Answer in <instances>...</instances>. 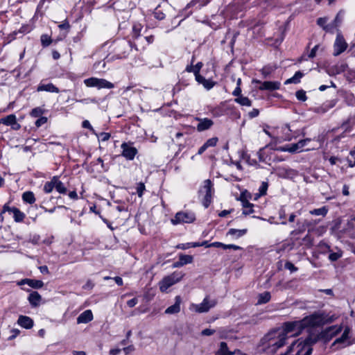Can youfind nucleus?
<instances>
[{"mask_svg": "<svg viewBox=\"0 0 355 355\" xmlns=\"http://www.w3.org/2000/svg\"><path fill=\"white\" fill-rule=\"evenodd\" d=\"M304 329L302 320L285 322L282 328L272 329L266 334L261 339L260 346L265 352L275 354L286 344L287 339L300 336Z\"/></svg>", "mask_w": 355, "mask_h": 355, "instance_id": "obj_1", "label": "nucleus"}, {"mask_svg": "<svg viewBox=\"0 0 355 355\" xmlns=\"http://www.w3.org/2000/svg\"><path fill=\"white\" fill-rule=\"evenodd\" d=\"M111 48L113 53L111 55L114 60L127 58L133 49L138 51L135 42L124 38L115 40L112 42Z\"/></svg>", "mask_w": 355, "mask_h": 355, "instance_id": "obj_2", "label": "nucleus"}, {"mask_svg": "<svg viewBox=\"0 0 355 355\" xmlns=\"http://www.w3.org/2000/svg\"><path fill=\"white\" fill-rule=\"evenodd\" d=\"M202 67L203 63L202 62H198L196 64H189L185 67V71L193 73L197 83L202 85L206 90L209 91L213 89L218 83L214 80L213 77L206 78L200 73Z\"/></svg>", "mask_w": 355, "mask_h": 355, "instance_id": "obj_3", "label": "nucleus"}, {"mask_svg": "<svg viewBox=\"0 0 355 355\" xmlns=\"http://www.w3.org/2000/svg\"><path fill=\"white\" fill-rule=\"evenodd\" d=\"M304 329L308 327H321L326 324H330L334 321L333 315H329L323 311H315L302 319Z\"/></svg>", "mask_w": 355, "mask_h": 355, "instance_id": "obj_4", "label": "nucleus"}, {"mask_svg": "<svg viewBox=\"0 0 355 355\" xmlns=\"http://www.w3.org/2000/svg\"><path fill=\"white\" fill-rule=\"evenodd\" d=\"M211 0H191L184 8L180 10L179 15L184 19L191 16L196 10H199L208 5Z\"/></svg>", "mask_w": 355, "mask_h": 355, "instance_id": "obj_5", "label": "nucleus"}, {"mask_svg": "<svg viewBox=\"0 0 355 355\" xmlns=\"http://www.w3.org/2000/svg\"><path fill=\"white\" fill-rule=\"evenodd\" d=\"M214 191V189L212 182L209 179L205 180L204 185L199 191V194L205 193L201 200L202 205L205 208H208L211 204Z\"/></svg>", "mask_w": 355, "mask_h": 355, "instance_id": "obj_6", "label": "nucleus"}, {"mask_svg": "<svg viewBox=\"0 0 355 355\" xmlns=\"http://www.w3.org/2000/svg\"><path fill=\"white\" fill-rule=\"evenodd\" d=\"M184 276L182 272H174L171 275L162 279L159 283V289L162 292H165L173 285L179 282Z\"/></svg>", "mask_w": 355, "mask_h": 355, "instance_id": "obj_7", "label": "nucleus"}, {"mask_svg": "<svg viewBox=\"0 0 355 355\" xmlns=\"http://www.w3.org/2000/svg\"><path fill=\"white\" fill-rule=\"evenodd\" d=\"M196 215L191 211H179L175 214L173 218L171 219L173 225L181 223H192L196 220Z\"/></svg>", "mask_w": 355, "mask_h": 355, "instance_id": "obj_8", "label": "nucleus"}, {"mask_svg": "<svg viewBox=\"0 0 355 355\" xmlns=\"http://www.w3.org/2000/svg\"><path fill=\"white\" fill-rule=\"evenodd\" d=\"M277 133L276 142L281 143L285 141H291L295 136L288 124H284L281 128L275 129Z\"/></svg>", "mask_w": 355, "mask_h": 355, "instance_id": "obj_9", "label": "nucleus"}, {"mask_svg": "<svg viewBox=\"0 0 355 355\" xmlns=\"http://www.w3.org/2000/svg\"><path fill=\"white\" fill-rule=\"evenodd\" d=\"M10 202L3 206V212L12 213L15 223H23L26 218V214L16 207H10Z\"/></svg>", "mask_w": 355, "mask_h": 355, "instance_id": "obj_10", "label": "nucleus"}, {"mask_svg": "<svg viewBox=\"0 0 355 355\" xmlns=\"http://www.w3.org/2000/svg\"><path fill=\"white\" fill-rule=\"evenodd\" d=\"M131 142H123L121 145V155L127 160L132 161L138 153L137 148L132 146Z\"/></svg>", "mask_w": 355, "mask_h": 355, "instance_id": "obj_11", "label": "nucleus"}, {"mask_svg": "<svg viewBox=\"0 0 355 355\" xmlns=\"http://www.w3.org/2000/svg\"><path fill=\"white\" fill-rule=\"evenodd\" d=\"M347 46L348 44L342 33H338L334 44V55H340L347 49Z\"/></svg>", "mask_w": 355, "mask_h": 355, "instance_id": "obj_12", "label": "nucleus"}, {"mask_svg": "<svg viewBox=\"0 0 355 355\" xmlns=\"http://www.w3.org/2000/svg\"><path fill=\"white\" fill-rule=\"evenodd\" d=\"M248 198H251L250 193L246 194V191L241 192L239 200L241 202L242 206L244 208L243 214L250 215L254 213V205L249 202Z\"/></svg>", "mask_w": 355, "mask_h": 355, "instance_id": "obj_13", "label": "nucleus"}, {"mask_svg": "<svg viewBox=\"0 0 355 355\" xmlns=\"http://www.w3.org/2000/svg\"><path fill=\"white\" fill-rule=\"evenodd\" d=\"M202 246H204L205 248H221L223 250H243V248L239 245H234V244H225L223 243L219 242V241H215L213 243H209L208 241H204L201 242Z\"/></svg>", "mask_w": 355, "mask_h": 355, "instance_id": "obj_14", "label": "nucleus"}, {"mask_svg": "<svg viewBox=\"0 0 355 355\" xmlns=\"http://www.w3.org/2000/svg\"><path fill=\"white\" fill-rule=\"evenodd\" d=\"M227 101L220 102L218 105L211 107L209 111L214 117H220L227 114Z\"/></svg>", "mask_w": 355, "mask_h": 355, "instance_id": "obj_15", "label": "nucleus"}, {"mask_svg": "<svg viewBox=\"0 0 355 355\" xmlns=\"http://www.w3.org/2000/svg\"><path fill=\"white\" fill-rule=\"evenodd\" d=\"M36 91L38 92H47L55 94H58L60 92L59 88L52 83H46V80H41L36 88Z\"/></svg>", "mask_w": 355, "mask_h": 355, "instance_id": "obj_16", "label": "nucleus"}, {"mask_svg": "<svg viewBox=\"0 0 355 355\" xmlns=\"http://www.w3.org/2000/svg\"><path fill=\"white\" fill-rule=\"evenodd\" d=\"M195 120L198 121V123L196 126V130L200 132L209 130L214 123L213 120L209 118H200L196 116Z\"/></svg>", "mask_w": 355, "mask_h": 355, "instance_id": "obj_17", "label": "nucleus"}, {"mask_svg": "<svg viewBox=\"0 0 355 355\" xmlns=\"http://www.w3.org/2000/svg\"><path fill=\"white\" fill-rule=\"evenodd\" d=\"M320 340L319 334H315L312 333H309L307 337L302 342L297 343L299 345L302 347L304 349H306L309 347H312V346L318 343Z\"/></svg>", "mask_w": 355, "mask_h": 355, "instance_id": "obj_18", "label": "nucleus"}, {"mask_svg": "<svg viewBox=\"0 0 355 355\" xmlns=\"http://www.w3.org/2000/svg\"><path fill=\"white\" fill-rule=\"evenodd\" d=\"M17 284L18 286L27 284L33 288L39 289L43 287L44 282L39 279L24 278L19 281Z\"/></svg>", "mask_w": 355, "mask_h": 355, "instance_id": "obj_19", "label": "nucleus"}, {"mask_svg": "<svg viewBox=\"0 0 355 355\" xmlns=\"http://www.w3.org/2000/svg\"><path fill=\"white\" fill-rule=\"evenodd\" d=\"M281 83L279 81H264L261 83V85L259 87V89L263 91H275L279 89Z\"/></svg>", "mask_w": 355, "mask_h": 355, "instance_id": "obj_20", "label": "nucleus"}, {"mask_svg": "<svg viewBox=\"0 0 355 355\" xmlns=\"http://www.w3.org/2000/svg\"><path fill=\"white\" fill-rule=\"evenodd\" d=\"M113 60H114V58L109 54L103 60L95 62L93 65L94 69L99 71H105L106 69H109V68H106V64Z\"/></svg>", "mask_w": 355, "mask_h": 355, "instance_id": "obj_21", "label": "nucleus"}, {"mask_svg": "<svg viewBox=\"0 0 355 355\" xmlns=\"http://www.w3.org/2000/svg\"><path fill=\"white\" fill-rule=\"evenodd\" d=\"M240 352V349H236L232 352L229 349L227 343L223 341L219 344L218 349L215 352V355H234Z\"/></svg>", "mask_w": 355, "mask_h": 355, "instance_id": "obj_22", "label": "nucleus"}, {"mask_svg": "<svg viewBox=\"0 0 355 355\" xmlns=\"http://www.w3.org/2000/svg\"><path fill=\"white\" fill-rule=\"evenodd\" d=\"M17 324L26 329H30L33 327L34 321L29 316L19 315L17 320Z\"/></svg>", "mask_w": 355, "mask_h": 355, "instance_id": "obj_23", "label": "nucleus"}, {"mask_svg": "<svg viewBox=\"0 0 355 355\" xmlns=\"http://www.w3.org/2000/svg\"><path fill=\"white\" fill-rule=\"evenodd\" d=\"M94 319L93 313L90 309L85 310L81 313L77 318L78 324H87Z\"/></svg>", "mask_w": 355, "mask_h": 355, "instance_id": "obj_24", "label": "nucleus"}, {"mask_svg": "<svg viewBox=\"0 0 355 355\" xmlns=\"http://www.w3.org/2000/svg\"><path fill=\"white\" fill-rule=\"evenodd\" d=\"M187 73L188 72L185 71V69L181 72L176 87L180 86L182 87H186L191 84V82L192 81V77L187 74Z\"/></svg>", "mask_w": 355, "mask_h": 355, "instance_id": "obj_25", "label": "nucleus"}, {"mask_svg": "<svg viewBox=\"0 0 355 355\" xmlns=\"http://www.w3.org/2000/svg\"><path fill=\"white\" fill-rule=\"evenodd\" d=\"M216 305V302L214 301L210 302L207 297H206L202 303L197 307V311L199 313H205L209 311V310L214 307Z\"/></svg>", "mask_w": 355, "mask_h": 355, "instance_id": "obj_26", "label": "nucleus"}, {"mask_svg": "<svg viewBox=\"0 0 355 355\" xmlns=\"http://www.w3.org/2000/svg\"><path fill=\"white\" fill-rule=\"evenodd\" d=\"M334 326H330L318 333L320 340H322L324 343H329L334 337L331 331L334 330Z\"/></svg>", "mask_w": 355, "mask_h": 355, "instance_id": "obj_27", "label": "nucleus"}, {"mask_svg": "<svg viewBox=\"0 0 355 355\" xmlns=\"http://www.w3.org/2000/svg\"><path fill=\"white\" fill-rule=\"evenodd\" d=\"M28 300L32 307H37L40 304L42 296L37 291H31L28 297Z\"/></svg>", "mask_w": 355, "mask_h": 355, "instance_id": "obj_28", "label": "nucleus"}, {"mask_svg": "<svg viewBox=\"0 0 355 355\" xmlns=\"http://www.w3.org/2000/svg\"><path fill=\"white\" fill-rule=\"evenodd\" d=\"M143 28V26L140 23H134L132 27L131 32V38L132 40V42H135L141 36V32Z\"/></svg>", "mask_w": 355, "mask_h": 355, "instance_id": "obj_29", "label": "nucleus"}, {"mask_svg": "<svg viewBox=\"0 0 355 355\" xmlns=\"http://www.w3.org/2000/svg\"><path fill=\"white\" fill-rule=\"evenodd\" d=\"M307 226L304 224V220H297V228L291 232V236L295 237L297 235H300L304 233L307 229Z\"/></svg>", "mask_w": 355, "mask_h": 355, "instance_id": "obj_30", "label": "nucleus"}, {"mask_svg": "<svg viewBox=\"0 0 355 355\" xmlns=\"http://www.w3.org/2000/svg\"><path fill=\"white\" fill-rule=\"evenodd\" d=\"M351 329L347 326L344 329V331L343 332V334L340 337L336 338L334 342L332 344V346H334L336 344H342L345 343L347 340L349 339V333H350Z\"/></svg>", "mask_w": 355, "mask_h": 355, "instance_id": "obj_31", "label": "nucleus"}, {"mask_svg": "<svg viewBox=\"0 0 355 355\" xmlns=\"http://www.w3.org/2000/svg\"><path fill=\"white\" fill-rule=\"evenodd\" d=\"M247 232V229L237 230L234 228H231L227 232L226 236H232V239H237L246 234Z\"/></svg>", "mask_w": 355, "mask_h": 355, "instance_id": "obj_32", "label": "nucleus"}, {"mask_svg": "<svg viewBox=\"0 0 355 355\" xmlns=\"http://www.w3.org/2000/svg\"><path fill=\"white\" fill-rule=\"evenodd\" d=\"M175 302L174 304L168 306L166 311H165V313H167V314H174V313H178L180 311V296H177L175 297Z\"/></svg>", "mask_w": 355, "mask_h": 355, "instance_id": "obj_33", "label": "nucleus"}, {"mask_svg": "<svg viewBox=\"0 0 355 355\" xmlns=\"http://www.w3.org/2000/svg\"><path fill=\"white\" fill-rule=\"evenodd\" d=\"M21 198L24 203L29 205H33L36 201L35 194L31 191H27L24 192L22 193Z\"/></svg>", "mask_w": 355, "mask_h": 355, "instance_id": "obj_34", "label": "nucleus"}, {"mask_svg": "<svg viewBox=\"0 0 355 355\" xmlns=\"http://www.w3.org/2000/svg\"><path fill=\"white\" fill-rule=\"evenodd\" d=\"M55 189L60 194H67V188L64 184L60 180V177L55 175Z\"/></svg>", "mask_w": 355, "mask_h": 355, "instance_id": "obj_35", "label": "nucleus"}, {"mask_svg": "<svg viewBox=\"0 0 355 355\" xmlns=\"http://www.w3.org/2000/svg\"><path fill=\"white\" fill-rule=\"evenodd\" d=\"M304 76V73H302L301 71H297L295 73L293 76L291 78L287 79L284 84H298L300 83L301 78Z\"/></svg>", "mask_w": 355, "mask_h": 355, "instance_id": "obj_36", "label": "nucleus"}, {"mask_svg": "<svg viewBox=\"0 0 355 355\" xmlns=\"http://www.w3.org/2000/svg\"><path fill=\"white\" fill-rule=\"evenodd\" d=\"M40 42L42 48H46L49 46L51 44L53 45V40L51 35L48 34H42L40 36Z\"/></svg>", "mask_w": 355, "mask_h": 355, "instance_id": "obj_37", "label": "nucleus"}, {"mask_svg": "<svg viewBox=\"0 0 355 355\" xmlns=\"http://www.w3.org/2000/svg\"><path fill=\"white\" fill-rule=\"evenodd\" d=\"M271 299V294L269 291H265L259 294L257 304H263L268 303Z\"/></svg>", "mask_w": 355, "mask_h": 355, "instance_id": "obj_38", "label": "nucleus"}, {"mask_svg": "<svg viewBox=\"0 0 355 355\" xmlns=\"http://www.w3.org/2000/svg\"><path fill=\"white\" fill-rule=\"evenodd\" d=\"M343 98L345 103L348 106H355V96L353 93L347 92H345V94H343Z\"/></svg>", "mask_w": 355, "mask_h": 355, "instance_id": "obj_39", "label": "nucleus"}, {"mask_svg": "<svg viewBox=\"0 0 355 355\" xmlns=\"http://www.w3.org/2000/svg\"><path fill=\"white\" fill-rule=\"evenodd\" d=\"M327 19L325 17H320L317 19V24L322 27L327 32H333V25H326Z\"/></svg>", "mask_w": 355, "mask_h": 355, "instance_id": "obj_40", "label": "nucleus"}, {"mask_svg": "<svg viewBox=\"0 0 355 355\" xmlns=\"http://www.w3.org/2000/svg\"><path fill=\"white\" fill-rule=\"evenodd\" d=\"M56 180L55 179V176H53L50 181H47L45 182L43 191L46 193H50L53 191V189H55V181Z\"/></svg>", "mask_w": 355, "mask_h": 355, "instance_id": "obj_41", "label": "nucleus"}, {"mask_svg": "<svg viewBox=\"0 0 355 355\" xmlns=\"http://www.w3.org/2000/svg\"><path fill=\"white\" fill-rule=\"evenodd\" d=\"M47 111L43 107H36L31 110L30 112V116L34 118H39L42 116Z\"/></svg>", "mask_w": 355, "mask_h": 355, "instance_id": "obj_42", "label": "nucleus"}, {"mask_svg": "<svg viewBox=\"0 0 355 355\" xmlns=\"http://www.w3.org/2000/svg\"><path fill=\"white\" fill-rule=\"evenodd\" d=\"M17 35H18V33H17V31H14L12 33H10V34L5 36L3 38V42H2L3 46H6V45L9 44L10 43H11L12 41H14L15 40H16L17 37Z\"/></svg>", "mask_w": 355, "mask_h": 355, "instance_id": "obj_43", "label": "nucleus"}, {"mask_svg": "<svg viewBox=\"0 0 355 355\" xmlns=\"http://www.w3.org/2000/svg\"><path fill=\"white\" fill-rule=\"evenodd\" d=\"M328 211V208L326 206H323L320 208L310 210L309 214L311 215L322 216V217H324L327 214Z\"/></svg>", "mask_w": 355, "mask_h": 355, "instance_id": "obj_44", "label": "nucleus"}, {"mask_svg": "<svg viewBox=\"0 0 355 355\" xmlns=\"http://www.w3.org/2000/svg\"><path fill=\"white\" fill-rule=\"evenodd\" d=\"M54 199V197L53 196H50V197H48V198H44L43 200L40 202V204H35L34 205V207L35 208V209H37L38 207L42 209L43 210H44L45 209H46V207H49V203L51 202L52 200Z\"/></svg>", "mask_w": 355, "mask_h": 355, "instance_id": "obj_45", "label": "nucleus"}, {"mask_svg": "<svg viewBox=\"0 0 355 355\" xmlns=\"http://www.w3.org/2000/svg\"><path fill=\"white\" fill-rule=\"evenodd\" d=\"M114 87V85L112 83H111L105 79H103V78H98V86H97L98 89H103V88L112 89Z\"/></svg>", "mask_w": 355, "mask_h": 355, "instance_id": "obj_46", "label": "nucleus"}, {"mask_svg": "<svg viewBox=\"0 0 355 355\" xmlns=\"http://www.w3.org/2000/svg\"><path fill=\"white\" fill-rule=\"evenodd\" d=\"M16 116L14 114H9L0 120V123L5 125H12L15 122Z\"/></svg>", "mask_w": 355, "mask_h": 355, "instance_id": "obj_47", "label": "nucleus"}, {"mask_svg": "<svg viewBox=\"0 0 355 355\" xmlns=\"http://www.w3.org/2000/svg\"><path fill=\"white\" fill-rule=\"evenodd\" d=\"M234 101L243 106L250 107L252 104V101L248 97L243 96L234 98Z\"/></svg>", "mask_w": 355, "mask_h": 355, "instance_id": "obj_48", "label": "nucleus"}, {"mask_svg": "<svg viewBox=\"0 0 355 355\" xmlns=\"http://www.w3.org/2000/svg\"><path fill=\"white\" fill-rule=\"evenodd\" d=\"M48 8V6L44 7V4H41V2L39 1L36 10L34 15L35 18L42 17L44 15V12Z\"/></svg>", "mask_w": 355, "mask_h": 355, "instance_id": "obj_49", "label": "nucleus"}, {"mask_svg": "<svg viewBox=\"0 0 355 355\" xmlns=\"http://www.w3.org/2000/svg\"><path fill=\"white\" fill-rule=\"evenodd\" d=\"M228 114L236 119H240L241 117V113L239 110L234 105H228L227 114Z\"/></svg>", "mask_w": 355, "mask_h": 355, "instance_id": "obj_50", "label": "nucleus"}, {"mask_svg": "<svg viewBox=\"0 0 355 355\" xmlns=\"http://www.w3.org/2000/svg\"><path fill=\"white\" fill-rule=\"evenodd\" d=\"M58 28L61 33H67V35H68L71 29V25L68 19H65L58 25Z\"/></svg>", "mask_w": 355, "mask_h": 355, "instance_id": "obj_51", "label": "nucleus"}, {"mask_svg": "<svg viewBox=\"0 0 355 355\" xmlns=\"http://www.w3.org/2000/svg\"><path fill=\"white\" fill-rule=\"evenodd\" d=\"M179 259L183 266L191 263L193 261V257L192 255L180 254Z\"/></svg>", "mask_w": 355, "mask_h": 355, "instance_id": "obj_52", "label": "nucleus"}, {"mask_svg": "<svg viewBox=\"0 0 355 355\" xmlns=\"http://www.w3.org/2000/svg\"><path fill=\"white\" fill-rule=\"evenodd\" d=\"M98 80V78L91 77L84 80V83L88 87H97Z\"/></svg>", "mask_w": 355, "mask_h": 355, "instance_id": "obj_53", "label": "nucleus"}, {"mask_svg": "<svg viewBox=\"0 0 355 355\" xmlns=\"http://www.w3.org/2000/svg\"><path fill=\"white\" fill-rule=\"evenodd\" d=\"M297 352L295 355H311L313 352L312 347H309L306 349H304V348L299 345L298 344L297 345Z\"/></svg>", "mask_w": 355, "mask_h": 355, "instance_id": "obj_54", "label": "nucleus"}, {"mask_svg": "<svg viewBox=\"0 0 355 355\" xmlns=\"http://www.w3.org/2000/svg\"><path fill=\"white\" fill-rule=\"evenodd\" d=\"M33 30V26L30 24H22L19 30L17 31V33L22 35L29 33Z\"/></svg>", "mask_w": 355, "mask_h": 355, "instance_id": "obj_55", "label": "nucleus"}, {"mask_svg": "<svg viewBox=\"0 0 355 355\" xmlns=\"http://www.w3.org/2000/svg\"><path fill=\"white\" fill-rule=\"evenodd\" d=\"M338 128H341L344 130V132H349L352 130V126L350 124V119H347L343 121Z\"/></svg>", "mask_w": 355, "mask_h": 355, "instance_id": "obj_56", "label": "nucleus"}, {"mask_svg": "<svg viewBox=\"0 0 355 355\" xmlns=\"http://www.w3.org/2000/svg\"><path fill=\"white\" fill-rule=\"evenodd\" d=\"M146 191V186L144 182H140L137 183L136 191L139 197L141 198Z\"/></svg>", "mask_w": 355, "mask_h": 355, "instance_id": "obj_57", "label": "nucleus"}, {"mask_svg": "<svg viewBox=\"0 0 355 355\" xmlns=\"http://www.w3.org/2000/svg\"><path fill=\"white\" fill-rule=\"evenodd\" d=\"M295 96L298 101L302 102L306 101L308 98L306 94V92L303 89L297 90L295 92Z\"/></svg>", "mask_w": 355, "mask_h": 355, "instance_id": "obj_58", "label": "nucleus"}, {"mask_svg": "<svg viewBox=\"0 0 355 355\" xmlns=\"http://www.w3.org/2000/svg\"><path fill=\"white\" fill-rule=\"evenodd\" d=\"M258 158L260 162L268 164V161L267 160L268 155L266 154L263 148L260 149L258 153Z\"/></svg>", "mask_w": 355, "mask_h": 355, "instance_id": "obj_59", "label": "nucleus"}, {"mask_svg": "<svg viewBox=\"0 0 355 355\" xmlns=\"http://www.w3.org/2000/svg\"><path fill=\"white\" fill-rule=\"evenodd\" d=\"M268 188V182H262L261 184L260 185V187L259 188V195L260 196H263L266 195Z\"/></svg>", "mask_w": 355, "mask_h": 355, "instance_id": "obj_60", "label": "nucleus"}, {"mask_svg": "<svg viewBox=\"0 0 355 355\" xmlns=\"http://www.w3.org/2000/svg\"><path fill=\"white\" fill-rule=\"evenodd\" d=\"M320 221L321 219H304V224H306L308 228H313Z\"/></svg>", "mask_w": 355, "mask_h": 355, "instance_id": "obj_61", "label": "nucleus"}, {"mask_svg": "<svg viewBox=\"0 0 355 355\" xmlns=\"http://www.w3.org/2000/svg\"><path fill=\"white\" fill-rule=\"evenodd\" d=\"M218 141V138L216 137H214L207 139L204 144L208 148L209 147L216 146L217 145Z\"/></svg>", "mask_w": 355, "mask_h": 355, "instance_id": "obj_62", "label": "nucleus"}, {"mask_svg": "<svg viewBox=\"0 0 355 355\" xmlns=\"http://www.w3.org/2000/svg\"><path fill=\"white\" fill-rule=\"evenodd\" d=\"M285 269L289 270L291 272H295L298 270V268L296 267L292 262L290 261H286L284 264Z\"/></svg>", "mask_w": 355, "mask_h": 355, "instance_id": "obj_63", "label": "nucleus"}, {"mask_svg": "<svg viewBox=\"0 0 355 355\" xmlns=\"http://www.w3.org/2000/svg\"><path fill=\"white\" fill-rule=\"evenodd\" d=\"M111 134L110 132H102L98 135V139L100 141H106L109 140Z\"/></svg>", "mask_w": 355, "mask_h": 355, "instance_id": "obj_64", "label": "nucleus"}]
</instances>
